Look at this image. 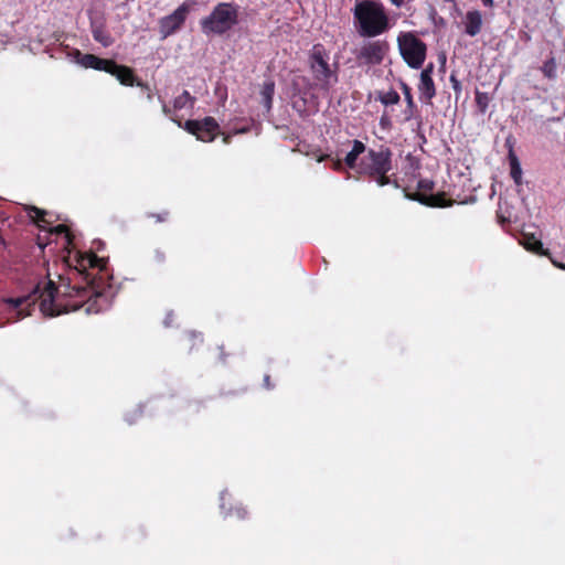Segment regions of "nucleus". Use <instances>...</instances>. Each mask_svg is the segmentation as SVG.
I'll use <instances>...</instances> for the list:
<instances>
[{
  "mask_svg": "<svg viewBox=\"0 0 565 565\" xmlns=\"http://www.w3.org/2000/svg\"><path fill=\"white\" fill-rule=\"evenodd\" d=\"M402 89H403V94L405 96V100H406V104H407V108L405 110V114H406V119L408 120V119L412 118L413 110L416 107V105H415L414 99H413L411 87L407 84L402 83Z\"/></svg>",
  "mask_w": 565,
  "mask_h": 565,
  "instance_id": "22",
  "label": "nucleus"
},
{
  "mask_svg": "<svg viewBox=\"0 0 565 565\" xmlns=\"http://www.w3.org/2000/svg\"><path fill=\"white\" fill-rule=\"evenodd\" d=\"M127 420H128L129 424L134 423V419L127 418Z\"/></svg>",
  "mask_w": 565,
  "mask_h": 565,
  "instance_id": "43",
  "label": "nucleus"
},
{
  "mask_svg": "<svg viewBox=\"0 0 565 565\" xmlns=\"http://www.w3.org/2000/svg\"><path fill=\"white\" fill-rule=\"evenodd\" d=\"M30 212H32L34 215H32L36 222H45V215L46 212L44 210H41L36 206H32Z\"/></svg>",
  "mask_w": 565,
  "mask_h": 565,
  "instance_id": "27",
  "label": "nucleus"
},
{
  "mask_svg": "<svg viewBox=\"0 0 565 565\" xmlns=\"http://www.w3.org/2000/svg\"><path fill=\"white\" fill-rule=\"evenodd\" d=\"M450 83L455 92L458 93L461 90V83L454 73L450 75Z\"/></svg>",
  "mask_w": 565,
  "mask_h": 565,
  "instance_id": "30",
  "label": "nucleus"
},
{
  "mask_svg": "<svg viewBox=\"0 0 565 565\" xmlns=\"http://www.w3.org/2000/svg\"><path fill=\"white\" fill-rule=\"evenodd\" d=\"M238 23V6L234 2H220L211 13L200 21L205 35H223Z\"/></svg>",
  "mask_w": 565,
  "mask_h": 565,
  "instance_id": "5",
  "label": "nucleus"
},
{
  "mask_svg": "<svg viewBox=\"0 0 565 565\" xmlns=\"http://www.w3.org/2000/svg\"><path fill=\"white\" fill-rule=\"evenodd\" d=\"M167 253L160 247L154 248L148 259V264L153 270L162 269L167 265Z\"/></svg>",
  "mask_w": 565,
  "mask_h": 565,
  "instance_id": "17",
  "label": "nucleus"
},
{
  "mask_svg": "<svg viewBox=\"0 0 565 565\" xmlns=\"http://www.w3.org/2000/svg\"><path fill=\"white\" fill-rule=\"evenodd\" d=\"M489 102H490V97H489L488 93H483V92H479V90L476 92V104L482 114H484L487 111Z\"/></svg>",
  "mask_w": 565,
  "mask_h": 565,
  "instance_id": "25",
  "label": "nucleus"
},
{
  "mask_svg": "<svg viewBox=\"0 0 565 565\" xmlns=\"http://www.w3.org/2000/svg\"><path fill=\"white\" fill-rule=\"evenodd\" d=\"M465 32L469 36L478 35L483 25L482 13L479 10H470L463 19Z\"/></svg>",
  "mask_w": 565,
  "mask_h": 565,
  "instance_id": "14",
  "label": "nucleus"
},
{
  "mask_svg": "<svg viewBox=\"0 0 565 565\" xmlns=\"http://www.w3.org/2000/svg\"><path fill=\"white\" fill-rule=\"evenodd\" d=\"M343 162L341 160H337L333 163L335 170H340L342 168Z\"/></svg>",
  "mask_w": 565,
  "mask_h": 565,
  "instance_id": "37",
  "label": "nucleus"
},
{
  "mask_svg": "<svg viewBox=\"0 0 565 565\" xmlns=\"http://www.w3.org/2000/svg\"><path fill=\"white\" fill-rule=\"evenodd\" d=\"M109 70L110 71H108L107 73L115 76L121 85H125V86L136 85L147 93L148 100H151L153 98V94L151 92L150 86L147 83L139 81L136 77L132 68H130L126 65H119L114 61V66H109Z\"/></svg>",
  "mask_w": 565,
  "mask_h": 565,
  "instance_id": "11",
  "label": "nucleus"
},
{
  "mask_svg": "<svg viewBox=\"0 0 565 565\" xmlns=\"http://www.w3.org/2000/svg\"><path fill=\"white\" fill-rule=\"evenodd\" d=\"M195 104V97H193L188 90H183L181 95L177 96L173 100V110H181L188 105L193 107Z\"/></svg>",
  "mask_w": 565,
  "mask_h": 565,
  "instance_id": "20",
  "label": "nucleus"
},
{
  "mask_svg": "<svg viewBox=\"0 0 565 565\" xmlns=\"http://www.w3.org/2000/svg\"><path fill=\"white\" fill-rule=\"evenodd\" d=\"M107 259L95 253H76L74 264H68L66 273L58 275V284L49 279L39 282L33 290L8 302L22 310L24 306H39L46 317L85 308L88 315L99 313L109 308L114 297L108 282Z\"/></svg>",
  "mask_w": 565,
  "mask_h": 565,
  "instance_id": "1",
  "label": "nucleus"
},
{
  "mask_svg": "<svg viewBox=\"0 0 565 565\" xmlns=\"http://www.w3.org/2000/svg\"><path fill=\"white\" fill-rule=\"evenodd\" d=\"M183 128L198 140L203 142L213 141L220 132V126L213 117H205L203 120L189 119Z\"/></svg>",
  "mask_w": 565,
  "mask_h": 565,
  "instance_id": "10",
  "label": "nucleus"
},
{
  "mask_svg": "<svg viewBox=\"0 0 565 565\" xmlns=\"http://www.w3.org/2000/svg\"><path fill=\"white\" fill-rule=\"evenodd\" d=\"M93 38L95 41L107 47L113 44L114 40L110 34L104 29L103 25H94L92 29Z\"/></svg>",
  "mask_w": 565,
  "mask_h": 565,
  "instance_id": "19",
  "label": "nucleus"
},
{
  "mask_svg": "<svg viewBox=\"0 0 565 565\" xmlns=\"http://www.w3.org/2000/svg\"><path fill=\"white\" fill-rule=\"evenodd\" d=\"M481 2L486 8H493L494 6L493 0H481Z\"/></svg>",
  "mask_w": 565,
  "mask_h": 565,
  "instance_id": "34",
  "label": "nucleus"
},
{
  "mask_svg": "<svg viewBox=\"0 0 565 565\" xmlns=\"http://www.w3.org/2000/svg\"><path fill=\"white\" fill-rule=\"evenodd\" d=\"M194 1L186 0L180 4L171 14L166 15L159 20V32L162 39L174 34L179 31L190 13Z\"/></svg>",
  "mask_w": 565,
  "mask_h": 565,
  "instance_id": "9",
  "label": "nucleus"
},
{
  "mask_svg": "<svg viewBox=\"0 0 565 565\" xmlns=\"http://www.w3.org/2000/svg\"><path fill=\"white\" fill-rule=\"evenodd\" d=\"M390 51V44L385 40L364 42L355 52V58L360 65H380Z\"/></svg>",
  "mask_w": 565,
  "mask_h": 565,
  "instance_id": "8",
  "label": "nucleus"
},
{
  "mask_svg": "<svg viewBox=\"0 0 565 565\" xmlns=\"http://www.w3.org/2000/svg\"><path fill=\"white\" fill-rule=\"evenodd\" d=\"M392 170V151L385 146L379 150L369 149L359 162V173L366 175L380 186L391 184L387 173Z\"/></svg>",
  "mask_w": 565,
  "mask_h": 565,
  "instance_id": "4",
  "label": "nucleus"
},
{
  "mask_svg": "<svg viewBox=\"0 0 565 565\" xmlns=\"http://www.w3.org/2000/svg\"><path fill=\"white\" fill-rule=\"evenodd\" d=\"M275 94V82L271 79H268L264 82L260 90V95L263 98L264 107L267 111H269L273 107V98Z\"/></svg>",
  "mask_w": 565,
  "mask_h": 565,
  "instance_id": "18",
  "label": "nucleus"
},
{
  "mask_svg": "<svg viewBox=\"0 0 565 565\" xmlns=\"http://www.w3.org/2000/svg\"><path fill=\"white\" fill-rule=\"evenodd\" d=\"M401 97L398 95V93L394 89H391L386 93H381L379 95V100L383 104V105H395L399 102Z\"/></svg>",
  "mask_w": 565,
  "mask_h": 565,
  "instance_id": "24",
  "label": "nucleus"
},
{
  "mask_svg": "<svg viewBox=\"0 0 565 565\" xmlns=\"http://www.w3.org/2000/svg\"><path fill=\"white\" fill-rule=\"evenodd\" d=\"M553 264L558 268L565 269V266L563 264L556 263L555 260H553Z\"/></svg>",
  "mask_w": 565,
  "mask_h": 565,
  "instance_id": "39",
  "label": "nucleus"
},
{
  "mask_svg": "<svg viewBox=\"0 0 565 565\" xmlns=\"http://www.w3.org/2000/svg\"><path fill=\"white\" fill-rule=\"evenodd\" d=\"M56 233H65L67 236H70L68 227L64 224H60L55 227Z\"/></svg>",
  "mask_w": 565,
  "mask_h": 565,
  "instance_id": "32",
  "label": "nucleus"
},
{
  "mask_svg": "<svg viewBox=\"0 0 565 565\" xmlns=\"http://www.w3.org/2000/svg\"><path fill=\"white\" fill-rule=\"evenodd\" d=\"M381 124L382 125L386 124V120H384V118H381Z\"/></svg>",
  "mask_w": 565,
  "mask_h": 565,
  "instance_id": "41",
  "label": "nucleus"
},
{
  "mask_svg": "<svg viewBox=\"0 0 565 565\" xmlns=\"http://www.w3.org/2000/svg\"><path fill=\"white\" fill-rule=\"evenodd\" d=\"M524 247L539 255H548V252L543 248L542 242L534 235L524 237Z\"/></svg>",
  "mask_w": 565,
  "mask_h": 565,
  "instance_id": "21",
  "label": "nucleus"
},
{
  "mask_svg": "<svg viewBox=\"0 0 565 565\" xmlns=\"http://www.w3.org/2000/svg\"><path fill=\"white\" fill-rule=\"evenodd\" d=\"M508 159H509V163H510L511 178L519 185L522 182V169H521L519 158L514 153L512 146H510Z\"/></svg>",
  "mask_w": 565,
  "mask_h": 565,
  "instance_id": "16",
  "label": "nucleus"
},
{
  "mask_svg": "<svg viewBox=\"0 0 565 565\" xmlns=\"http://www.w3.org/2000/svg\"><path fill=\"white\" fill-rule=\"evenodd\" d=\"M381 124L382 125L386 124V120H384V118H381Z\"/></svg>",
  "mask_w": 565,
  "mask_h": 565,
  "instance_id": "40",
  "label": "nucleus"
},
{
  "mask_svg": "<svg viewBox=\"0 0 565 565\" xmlns=\"http://www.w3.org/2000/svg\"><path fill=\"white\" fill-rule=\"evenodd\" d=\"M77 63L85 68L108 72L109 66H114V60L102 58L94 54H83L78 50L75 53Z\"/></svg>",
  "mask_w": 565,
  "mask_h": 565,
  "instance_id": "13",
  "label": "nucleus"
},
{
  "mask_svg": "<svg viewBox=\"0 0 565 565\" xmlns=\"http://www.w3.org/2000/svg\"><path fill=\"white\" fill-rule=\"evenodd\" d=\"M435 182L429 179H422L417 183V191L408 192L404 189L405 196L409 200L417 201L429 207H448L454 205L455 200L448 199L445 192L433 193Z\"/></svg>",
  "mask_w": 565,
  "mask_h": 565,
  "instance_id": "6",
  "label": "nucleus"
},
{
  "mask_svg": "<svg viewBox=\"0 0 565 565\" xmlns=\"http://www.w3.org/2000/svg\"><path fill=\"white\" fill-rule=\"evenodd\" d=\"M434 73V64L429 63L420 73V81L418 84V90L420 95V99L426 103H430V100L436 95V87L433 81Z\"/></svg>",
  "mask_w": 565,
  "mask_h": 565,
  "instance_id": "12",
  "label": "nucleus"
},
{
  "mask_svg": "<svg viewBox=\"0 0 565 565\" xmlns=\"http://www.w3.org/2000/svg\"><path fill=\"white\" fill-rule=\"evenodd\" d=\"M263 386H264L266 390H271V388H274V384L271 383V379H270V375H269V374H265V375H264V379H263Z\"/></svg>",
  "mask_w": 565,
  "mask_h": 565,
  "instance_id": "31",
  "label": "nucleus"
},
{
  "mask_svg": "<svg viewBox=\"0 0 565 565\" xmlns=\"http://www.w3.org/2000/svg\"><path fill=\"white\" fill-rule=\"evenodd\" d=\"M232 135L227 134L223 136V142L228 145L231 142Z\"/></svg>",
  "mask_w": 565,
  "mask_h": 565,
  "instance_id": "36",
  "label": "nucleus"
},
{
  "mask_svg": "<svg viewBox=\"0 0 565 565\" xmlns=\"http://www.w3.org/2000/svg\"><path fill=\"white\" fill-rule=\"evenodd\" d=\"M134 415H135V417H136V418L141 417V416H142V409L137 408V409L134 412Z\"/></svg>",
  "mask_w": 565,
  "mask_h": 565,
  "instance_id": "38",
  "label": "nucleus"
},
{
  "mask_svg": "<svg viewBox=\"0 0 565 565\" xmlns=\"http://www.w3.org/2000/svg\"><path fill=\"white\" fill-rule=\"evenodd\" d=\"M329 60L330 53L321 43L315 44L309 52L308 64L315 81L313 86L323 93H329L339 82L338 64L332 67Z\"/></svg>",
  "mask_w": 565,
  "mask_h": 565,
  "instance_id": "3",
  "label": "nucleus"
},
{
  "mask_svg": "<svg viewBox=\"0 0 565 565\" xmlns=\"http://www.w3.org/2000/svg\"><path fill=\"white\" fill-rule=\"evenodd\" d=\"M162 111L166 116H169L173 122L178 124L179 127H183L181 120L172 115V109L166 103L162 104Z\"/></svg>",
  "mask_w": 565,
  "mask_h": 565,
  "instance_id": "28",
  "label": "nucleus"
},
{
  "mask_svg": "<svg viewBox=\"0 0 565 565\" xmlns=\"http://www.w3.org/2000/svg\"><path fill=\"white\" fill-rule=\"evenodd\" d=\"M392 4L396 6L397 8L402 7L404 4L405 0H390Z\"/></svg>",
  "mask_w": 565,
  "mask_h": 565,
  "instance_id": "35",
  "label": "nucleus"
},
{
  "mask_svg": "<svg viewBox=\"0 0 565 565\" xmlns=\"http://www.w3.org/2000/svg\"><path fill=\"white\" fill-rule=\"evenodd\" d=\"M556 70H557V65H556V61H555L554 56H551L550 58H547L543 63V66L541 67L543 75L548 79L556 78Z\"/></svg>",
  "mask_w": 565,
  "mask_h": 565,
  "instance_id": "23",
  "label": "nucleus"
},
{
  "mask_svg": "<svg viewBox=\"0 0 565 565\" xmlns=\"http://www.w3.org/2000/svg\"><path fill=\"white\" fill-rule=\"evenodd\" d=\"M148 218H152L156 223H163L169 220V212L162 211L160 213H147Z\"/></svg>",
  "mask_w": 565,
  "mask_h": 565,
  "instance_id": "26",
  "label": "nucleus"
},
{
  "mask_svg": "<svg viewBox=\"0 0 565 565\" xmlns=\"http://www.w3.org/2000/svg\"><path fill=\"white\" fill-rule=\"evenodd\" d=\"M353 18L359 34L364 38H375L391 29L386 10L379 1L356 0Z\"/></svg>",
  "mask_w": 565,
  "mask_h": 565,
  "instance_id": "2",
  "label": "nucleus"
},
{
  "mask_svg": "<svg viewBox=\"0 0 565 565\" xmlns=\"http://www.w3.org/2000/svg\"><path fill=\"white\" fill-rule=\"evenodd\" d=\"M393 184H394L395 188H398L397 181H394Z\"/></svg>",
  "mask_w": 565,
  "mask_h": 565,
  "instance_id": "42",
  "label": "nucleus"
},
{
  "mask_svg": "<svg viewBox=\"0 0 565 565\" xmlns=\"http://www.w3.org/2000/svg\"><path fill=\"white\" fill-rule=\"evenodd\" d=\"M233 514H235L238 519L244 520L247 518L248 512L244 507L238 505L233 509Z\"/></svg>",
  "mask_w": 565,
  "mask_h": 565,
  "instance_id": "29",
  "label": "nucleus"
},
{
  "mask_svg": "<svg viewBox=\"0 0 565 565\" xmlns=\"http://www.w3.org/2000/svg\"><path fill=\"white\" fill-rule=\"evenodd\" d=\"M401 55L412 68H419L425 62L427 46L414 33H401L397 38Z\"/></svg>",
  "mask_w": 565,
  "mask_h": 565,
  "instance_id": "7",
  "label": "nucleus"
},
{
  "mask_svg": "<svg viewBox=\"0 0 565 565\" xmlns=\"http://www.w3.org/2000/svg\"><path fill=\"white\" fill-rule=\"evenodd\" d=\"M250 130V128L248 126H244V127H241V128H234L233 129V134L234 135H238V134H246Z\"/></svg>",
  "mask_w": 565,
  "mask_h": 565,
  "instance_id": "33",
  "label": "nucleus"
},
{
  "mask_svg": "<svg viewBox=\"0 0 565 565\" xmlns=\"http://www.w3.org/2000/svg\"><path fill=\"white\" fill-rule=\"evenodd\" d=\"M352 143V149L347 153L343 162L348 168L355 170L359 173V163L356 161L358 158L366 151V147L358 139L353 140Z\"/></svg>",
  "mask_w": 565,
  "mask_h": 565,
  "instance_id": "15",
  "label": "nucleus"
}]
</instances>
